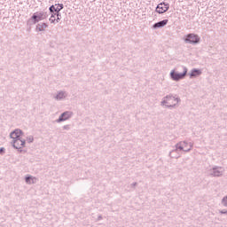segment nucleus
I'll list each match as a JSON object with an SVG mask.
<instances>
[{"label": "nucleus", "mask_w": 227, "mask_h": 227, "mask_svg": "<svg viewBox=\"0 0 227 227\" xmlns=\"http://www.w3.org/2000/svg\"><path fill=\"white\" fill-rule=\"evenodd\" d=\"M22 134H23V132L20 129H17L12 131L10 134V137L12 139H13V141H12L13 148L18 150V152H20V153L22 152V146H24L26 145V140L20 138V136H22Z\"/></svg>", "instance_id": "obj_1"}, {"label": "nucleus", "mask_w": 227, "mask_h": 227, "mask_svg": "<svg viewBox=\"0 0 227 227\" xmlns=\"http://www.w3.org/2000/svg\"><path fill=\"white\" fill-rule=\"evenodd\" d=\"M181 152H184L185 153L191 152V149H189V142L181 141L176 144L175 149H173L169 153V157H171L172 159H180L182 155Z\"/></svg>", "instance_id": "obj_2"}, {"label": "nucleus", "mask_w": 227, "mask_h": 227, "mask_svg": "<svg viewBox=\"0 0 227 227\" xmlns=\"http://www.w3.org/2000/svg\"><path fill=\"white\" fill-rule=\"evenodd\" d=\"M179 102H182L180 98H176L173 95H167L162 98L160 106H165V107H168V109H173L178 106Z\"/></svg>", "instance_id": "obj_3"}, {"label": "nucleus", "mask_w": 227, "mask_h": 227, "mask_svg": "<svg viewBox=\"0 0 227 227\" xmlns=\"http://www.w3.org/2000/svg\"><path fill=\"white\" fill-rule=\"evenodd\" d=\"M48 17H49V14L47 12H36L27 20V25L34 26L35 24H38L40 20H45V19H47Z\"/></svg>", "instance_id": "obj_4"}, {"label": "nucleus", "mask_w": 227, "mask_h": 227, "mask_svg": "<svg viewBox=\"0 0 227 227\" xmlns=\"http://www.w3.org/2000/svg\"><path fill=\"white\" fill-rule=\"evenodd\" d=\"M183 73L175 72L172 70L170 72V78L172 81H182V79H185V75H187L188 69L185 67H181Z\"/></svg>", "instance_id": "obj_5"}, {"label": "nucleus", "mask_w": 227, "mask_h": 227, "mask_svg": "<svg viewBox=\"0 0 227 227\" xmlns=\"http://www.w3.org/2000/svg\"><path fill=\"white\" fill-rule=\"evenodd\" d=\"M200 36L195 34H188L184 38L185 43H192V45H196V43H200Z\"/></svg>", "instance_id": "obj_6"}, {"label": "nucleus", "mask_w": 227, "mask_h": 227, "mask_svg": "<svg viewBox=\"0 0 227 227\" xmlns=\"http://www.w3.org/2000/svg\"><path fill=\"white\" fill-rule=\"evenodd\" d=\"M224 173V168L215 166L209 169V175L210 176H223V174Z\"/></svg>", "instance_id": "obj_7"}, {"label": "nucleus", "mask_w": 227, "mask_h": 227, "mask_svg": "<svg viewBox=\"0 0 227 227\" xmlns=\"http://www.w3.org/2000/svg\"><path fill=\"white\" fill-rule=\"evenodd\" d=\"M72 116H74V112L66 111L59 115V119H57L56 122L61 123V121H67V120H70V118H72Z\"/></svg>", "instance_id": "obj_8"}, {"label": "nucleus", "mask_w": 227, "mask_h": 227, "mask_svg": "<svg viewBox=\"0 0 227 227\" xmlns=\"http://www.w3.org/2000/svg\"><path fill=\"white\" fill-rule=\"evenodd\" d=\"M168 10H169V4L162 2L160 3L157 7H156V12L157 13H166V12H168Z\"/></svg>", "instance_id": "obj_9"}, {"label": "nucleus", "mask_w": 227, "mask_h": 227, "mask_svg": "<svg viewBox=\"0 0 227 227\" xmlns=\"http://www.w3.org/2000/svg\"><path fill=\"white\" fill-rule=\"evenodd\" d=\"M168 20H163L161 21H158L153 25V29H160V27H164V26H168Z\"/></svg>", "instance_id": "obj_10"}, {"label": "nucleus", "mask_w": 227, "mask_h": 227, "mask_svg": "<svg viewBox=\"0 0 227 227\" xmlns=\"http://www.w3.org/2000/svg\"><path fill=\"white\" fill-rule=\"evenodd\" d=\"M47 27H49V25H47V23L41 22L36 25L35 31L37 33H40L42 31H45V29H47Z\"/></svg>", "instance_id": "obj_11"}, {"label": "nucleus", "mask_w": 227, "mask_h": 227, "mask_svg": "<svg viewBox=\"0 0 227 227\" xmlns=\"http://www.w3.org/2000/svg\"><path fill=\"white\" fill-rule=\"evenodd\" d=\"M68 97V92L67 91H59L57 95L54 97L56 100H65V98Z\"/></svg>", "instance_id": "obj_12"}, {"label": "nucleus", "mask_w": 227, "mask_h": 227, "mask_svg": "<svg viewBox=\"0 0 227 227\" xmlns=\"http://www.w3.org/2000/svg\"><path fill=\"white\" fill-rule=\"evenodd\" d=\"M201 74L202 72L200 71V69L193 68L191 71L190 77L191 79H192L193 77H198V75H201Z\"/></svg>", "instance_id": "obj_13"}, {"label": "nucleus", "mask_w": 227, "mask_h": 227, "mask_svg": "<svg viewBox=\"0 0 227 227\" xmlns=\"http://www.w3.org/2000/svg\"><path fill=\"white\" fill-rule=\"evenodd\" d=\"M55 6H57V7H55L56 13H59V12H61L63 10V8H65L63 4H55Z\"/></svg>", "instance_id": "obj_14"}, {"label": "nucleus", "mask_w": 227, "mask_h": 227, "mask_svg": "<svg viewBox=\"0 0 227 227\" xmlns=\"http://www.w3.org/2000/svg\"><path fill=\"white\" fill-rule=\"evenodd\" d=\"M33 180V176H28L25 177L26 184H31V181Z\"/></svg>", "instance_id": "obj_15"}, {"label": "nucleus", "mask_w": 227, "mask_h": 227, "mask_svg": "<svg viewBox=\"0 0 227 227\" xmlns=\"http://www.w3.org/2000/svg\"><path fill=\"white\" fill-rule=\"evenodd\" d=\"M222 205L223 207H227V195L224 196L223 199H222Z\"/></svg>", "instance_id": "obj_16"}, {"label": "nucleus", "mask_w": 227, "mask_h": 227, "mask_svg": "<svg viewBox=\"0 0 227 227\" xmlns=\"http://www.w3.org/2000/svg\"><path fill=\"white\" fill-rule=\"evenodd\" d=\"M56 19H57L56 16H54V14H51L50 18V22L51 24H54V22H56Z\"/></svg>", "instance_id": "obj_17"}, {"label": "nucleus", "mask_w": 227, "mask_h": 227, "mask_svg": "<svg viewBox=\"0 0 227 227\" xmlns=\"http://www.w3.org/2000/svg\"><path fill=\"white\" fill-rule=\"evenodd\" d=\"M50 13H54V12H56V6L55 5H51L49 8Z\"/></svg>", "instance_id": "obj_18"}, {"label": "nucleus", "mask_w": 227, "mask_h": 227, "mask_svg": "<svg viewBox=\"0 0 227 227\" xmlns=\"http://www.w3.org/2000/svg\"><path fill=\"white\" fill-rule=\"evenodd\" d=\"M56 20H55V22H59V20H61V13L59 12H57V16H56Z\"/></svg>", "instance_id": "obj_19"}, {"label": "nucleus", "mask_w": 227, "mask_h": 227, "mask_svg": "<svg viewBox=\"0 0 227 227\" xmlns=\"http://www.w3.org/2000/svg\"><path fill=\"white\" fill-rule=\"evenodd\" d=\"M27 143H33V141H35V138L33 137V136H29L27 137Z\"/></svg>", "instance_id": "obj_20"}, {"label": "nucleus", "mask_w": 227, "mask_h": 227, "mask_svg": "<svg viewBox=\"0 0 227 227\" xmlns=\"http://www.w3.org/2000/svg\"><path fill=\"white\" fill-rule=\"evenodd\" d=\"M6 149L4 147L0 148V155H4Z\"/></svg>", "instance_id": "obj_21"}, {"label": "nucleus", "mask_w": 227, "mask_h": 227, "mask_svg": "<svg viewBox=\"0 0 227 227\" xmlns=\"http://www.w3.org/2000/svg\"><path fill=\"white\" fill-rule=\"evenodd\" d=\"M192 146H194V144H192V142L188 143V149L192 150Z\"/></svg>", "instance_id": "obj_22"}, {"label": "nucleus", "mask_w": 227, "mask_h": 227, "mask_svg": "<svg viewBox=\"0 0 227 227\" xmlns=\"http://www.w3.org/2000/svg\"><path fill=\"white\" fill-rule=\"evenodd\" d=\"M63 129L64 130H70V125H68V124L67 125H64L63 126Z\"/></svg>", "instance_id": "obj_23"}, {"label": "nucleus", "mask_w": 227, "mask_h": 227, "mask_svg": "<svg viewBox=\"0 0 227 227\" xmlns=\"http://www.w3.org/2000/svg\"><path fill=\"white\" fill-rule=\"evenodd\" d=\"M219 214H224V215H226L227 214V209H223V210H220L219 211Z\"/></svg>", "instance_id": "obj_24"}, {"label": "nucleus", "mask_w": 227, "mask_h": 227, "mask_svg": "<svg viewBox=\"0 0 227 227\" xmlns=\"http://www.w3.org/2000/svg\"><path fill=\"white\" fill-rule=\"evenodd\" d=\"M31 184H36V177L32 176Z\"/></svg>", "instance_id": "obj_25"}, {"label": "nucleus", "mask_w": 227, "mask_h": 227, "mask_svg": "<svg viewBox=\"0 0 227 227\" xmlns=\"http://www.w3.org/2000/svg\"><path fill=\"white\" fill-rule=\"evenodd\" d=\"M51 15H54V17H56L58 15V12H56V11H53V12H51Z\"/></svg>", "instance_id": "obj_26"}, {"label": "nucleus", "mask_w": 227, "mask_h": 227, "mask_svg": "<svg viewBox=\"0 0 227 227\" xmlns=\"http://www.w3.org/2000/svg\"><path fill=\"white\" fill-rule=\"evenodd\" d=\"M136 185H137V182L131 184V187H136Z\"/></svg>", "instance_id": "obj_27"}, {"label": "nucleus", "mask_w": 227, "mask_h": 227, "mask_svg": "<svg viewBox=\"0 0 227 227\" xmlns=\"http://www.w3.org/2000/svg\"><path fill=\"white\" fill-rule=\"evenodd\" d=\"M98 221H102V215H99L98 216Z\"/></svg>", "instance_id": "obj_28"}]
</instances>
